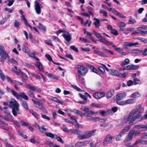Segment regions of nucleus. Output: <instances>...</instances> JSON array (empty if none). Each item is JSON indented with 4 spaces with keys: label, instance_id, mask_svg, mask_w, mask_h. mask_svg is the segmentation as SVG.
I'll list each match as a JSON object with an SVG mask.
<instances>
[{
    "label": "nucleus",
    "instance_id": "nucleus-1",
    "mask_svg": "<svg viewBox=\"0 0 147 147\" xmlns=\"http://www.w3.org/2000/svg\"><path fill=\"white\" fill-rule=\"evenodd\" d=\"M8 105L12 108V112L14 116L17 115L18 112L19 111V104L14 99H12L9 102Z\"/></svg>",
    "mask_w": 147,
    "mask_h": 147
},
{
    "label": "nucleus",
    "instance_id": "nucleus-2",
    "mask_svg": "<svg viewBox=\"0 0 147 147\" xmlns=\"http://www.w3.org/2000/svg\"><path fill=\"white\" fill-rule=\"evenodd\" d=\"M6 89L8 92L11 93L13 96L18 99L22 98L25 100H28V96L24 92H20L19 94L13 89L9 88L7 87H6Z\"/></svg>",
    "mask_w": 147,
    "mask_h": 147
},
{
    "label": "nucleus",
    "instance_id": "nucleus-3",
    "mask_svg": "<svg viewBox=\"0 0 147 147\" xmlns=\"http://www.w3.org/2000/svg\"><path fill=\"white\" fill-rule=\"evenodd\" d=\"M96 131V129L91 131H86L84 132L83 134L81 135V134H80L78 138L80 140L88 139L93 136V135L92 134L95 132Z\"/></svg>",
    "mask_w": 147,
    "mask_h": 147
},
{
    "label": "nucleus",
    "instance_id": "nucleus-4",
    "mask_svg": "<svg viewBox=\"0 0 147 147\" xmlns=\"http://www.w3.org/2000/svg\"><path fill=\"white\" fill-rule=\"evenodd\" d=\"M141 117V115L137 114L134 116H131L128 115L127 117L125 119V123L129 121V124L130 125H133L134 124V121L137 119H139Z\"/></svg>",
    "mask_w": 147,
    "mask_h": 147
},
{
    "label": "nucleus",
    "instance_id": "nucleus-5",
    "mask_svg": "<svg viewBox=\"0 0 147 147\" xmlns=\"http://www.w3.org/2000/svg\"><path fill=\"white\" fill-rule=\"evenodd\" d=\"M76 68L78 72L82 76H84L88 71L87 69L82 65H77Z\"/></svg>",
    "mask_w": 147,
    "mask_h": 147
},
{
    "label": "nucleus",
    "instance_id": "nucleus-6",
    "mask_svg": "<svg viewBox=\"0 0 147 147\" xmlns=\"http://www.w3.org/2000/svg\"><path fill=\"white\" fill-rule=\"evenodd\" d=\"M113 137L110 134H108L105 136L102 144L104 146H107L109 144L111 143L112 142Z\"/></svg>",
    "mask_w": 147,
    "mask_h": 147
},
{
    "label": "nucleus",
    "instance_id": "nucleus-7",
    "mask_svg": "<svg viewBox=\"0 0 147 147\" xmlns=\"http://www.w3.org/2000/svg\"><path fill=\"white\" fill-rule=\"evenodd\" d=\"M35 10L36 13L38 14H39L41 13V7L40 5L41 4L39 2L38 0H36L34 2Z\"/></svg>",
    "mask_w": 147,
    "mask_h": 147
},
{
    "label": "nucleus",
    "instance_id": "nucleus-8",
    "mask_svg": "<svg viewBox=\"0 0 147 147\" xmlns=\"http://www.w3.org/2000/svg\"><path fill=\"white\" fill-rule=\"evenodd\" d=\"M134 129H131L125 138V142H127L131 140L134 134Z\"/></svg>",
    "mask_w": 147,
    "mask_h": 147
},
{
    "label": "nucleus",
    "instance_id": "nucleus-9",
    "mask_svg": "<svg viewBox=\"0 0 147 147\" xmlns=\"http://www.w3.org/2000/svg\"><path fill=\"white\" fill-rule=\"evenodd\" d=\"M90 142L89 140H86L83 142H78L75 144V146L79 147H81L87 146Z\"/></svg>",
    "mask_w": 147,
    "mask_h": 147
},
{
    "label": "nucleus",
    "instance_id": "nucleus-10",
    "mask_svg": "<svg viewBox=\"0 0 147 147\" xmlns=\"http://www.w3.org/2000/svg\"><path fill=\"white\" fill-rule=\"evenodd\" d=\"M139 66L137 65H128L124 67L123 69V70H133L138 69Z\"/></svg>",
    "mask_w": 147,
    "mask_h": 147
},
{
    "label": "nucleus",
    "instance_id": "nucleus-11",
    "mask_svg": "<svg viewBox=\"0 0 147 147\" xmlns=\"http://www.w3.org/2000/svg\"><path fill=\"white\" fill-rule=\"evenodd\" d=\"M138 45V42L134 43L133 42H126L124 43V44L123 45V47L126 49H128V47L136 46Z\"/></svg>",
    "mask_w": 147,
    "mask_h": 147
},
{
    "label": "nucleus",
    "instance_id": "nucleus-12",
    "mask_svg": "<svg viewBox=\"0 0 147 147\" xmlns=\"http://www.w3.org/2000/svg\"><path fill=\"white\" fill-rule=\"evenodd\" d=\"M98 113V111L94 112L93 111H89L87 113H84V115L88 119L90 120L92 117V116Z\"/></svg>",
    "mask_w": 147,
    "mask_h": 147
},
{
    "label": "nucleus",
    "instance_id": "nucleus-13",
    "mask_svg": "<svg viewBox=\"0 0 147 147\" xmlns=\"http://www.w3.org/2000/svg\"><path fill=\"white\" fill-rule=\"evenodd\" d=\"M0 56L1 57V61L3 64L4 63V59L9 58V56L6 52L0 54Z\"/></svg>",
    "mask_w": 147,
    "mask_h": 147
},
{
    "label": "nucleus",
    "instance_id": "nucleus-14",
    "mask_svg": "<svg viewBox=\"0 0 147 147\" xmlns=\"http://www.w3.org/2000/svg\"><path fill=\"white\" fill-rule=\"evenodd\" d=\"M105 95V94L104 92H97L94 94L93 96L95 98L99 99L103 97Z\"/></svg>",
    "mask_w": 147,
    "mask_h": 147
},
{
    "label": "nucleus",
    "instance_id": "nucleus-15",
    "mask_svg": "<svg viewBox=\"0 0 147 147\" xmlns=\"http://www.w3.org/2000/svg\"><path fill=\"white\" fill-rule=\"evenodd\" d=\"M137 29H139L140 34L142 35H146L147 34V27L146 26L140 27Z\"/></svg>",
    "mask_w": 147,
    "mask_h": 147
},
{
    "label": "nucleus",
    "instance_id": "nucleus-16",
    "mask_svg": "<svg viewBox=\"0 0 147 147\" xmlns=\"http://www.w3.org/2000/svg\"><path fill=\"white\" fill-rule=\"evenodd\" d=\"M127 93L122 92L117 94L116 95V100H121L125 98Z\"/></svg>",
    "mask_w": 147,
    "mask_h": 147
},
{
    "label": "nucleus",
    "instance_id": "nucleus-17",
    "mask_svg": "<svg viewBox=\"0 0 147 147\" xmlns=\"http://www.w3.org/2000/svg\"><path fill=\"white\" fill-rule=\"evenodd\" d=\"M140 107L141 106L140 105H138L136 108L134 109L131 111L128 115L131 116H134V115L138 112L139 109Z\"/></svg>",
    "mask_w": 147,
    "mask_h": 147
},
{
    "label": "nucleus",
    "instance_id": "nucleus-18",
    "mask_svg": "<svg viewBox=\"0 0 147 147\" xmlns=\"http://www.w3.org/2000/svg\"><path fill=\"white\" fill-rule=\"evenodd\" d=\"M126 26L125 23L122 22H121L118 24V26L119 27V30L120 31H124V27Z\"/></svg>",
    "mask_w": 147,
    "mask_h": 147
},
{
    "label": "nucleus",
    "instance_id": "nucleus-19",
    "mask_svg": "<svg viewBox=\"0 0 147 147\" xmlns=\"http://www.w3.org/2000/svg\"><path fill=\"white\" fill-rule=\"evenodd\" d=\"M134 127L135 129H143L145 130L147 129V123L144 125L140 124L135 125Z\"/></svg>",
    "mask_w": 147,
    "mask_h": 147
},
{
    "label": "nucleus",
    "instance_id": "nucleus-20",
    "mask_svg": "<svg viewBox=\"0 0 147 147\" xmlns=\"http://www.w3.org/2000/svg\"><path fill=\"white\" fill-rule=\"evenodd\" d=\"M114 92V90L113 89H111L106 94V97L107 99H109L113 96Z\"/></svg>",
    "mask_w": 147,
    "mask_h": 147
},
{
    "label": "nucleus",
    "instance_id": "nucleus-21",
    "mask_svg": "<svg viewBox=\"0 0 147 147\" xmlns=\"http://www.w3.org/2000/svg\"><path fill=\"white\" fill-rule=\"evenodd\" d=\"M94 20L96 21L94 22L93 24L96 28H99L100 26V21L97 18H94Z\"/></svg>",
    "mask_w": 147,
    "mask_h": 147
},
{
    "label": "nucleus",
    "instance_id": "nucleus-22",
    "mask_svg": "<svg viewBox=\"0 0 147 147\" xmlns=\"http://www.w3.org/2000/svg\"><path fill=\"white\" fill-rule=\"evenodd\" d=\"M94 52L95 54L100 56L105 57H107L106 55L100 51L94 50Z\"/></svg>",
    "mask_w": 147,
    "mask_h": 147
},
{
    "label": "nucleus",
    "instance_id": "nucleus-23",
    "mask_svg": "<svg viewBox=\"0 0 147 147\" xmlns=\"http://www.w3.org/2000/svg\"><path fill=\"white\" fill-rule=\"evenodd\" d=\"M21 105L26 110L29 109L28 104L26 101L25 100L22 101L21 103Z\"/></svg>",
    "mask_w": 147,
    "mask_h": 147
},
{
    "label": "nucleus",
    "instance_id": "nucleus-24",
    "mask_svg": "<svg viewBox=\"0 0 147 147\" xmlns=\"http://www.w3.org/2000/svg\"><path fill=\"white\" fill-rule=\"evenodd\" d=\"M62 35L67 41L69 42L71 40V35L63 34Z\"/></svg>",
    "mask_w": 147,
    "mask_h": 147
},
{
    "label": "nucleus",
    "instance_id": "nucleus-25",
    "mask_svg": "<svg viewBox=\"0 0 147 147\" xmlns=\"http://www.w3.org/2000/svg\"><path fill=\"white\" fill-rule=\"evenodd\" d=\"M69 131L72 133L76 134L79 135L80 134H81V132L80 131H78L77 129H70Z\"/></svg>",
    "mask_w": 147,
    "mask_h": 147
},
{
    "label": "nucleus",
    "instance_id": "nucleus-26",
    "mask_svg": "<svg viewBox=\"0 0 147 147\" xmlns=\"http://www.w3.org/2000/svg\"><path fill=\"white\" fill-rule=\"evenodd\" d=\"M119 71L115 70H112L110 72V74L114 76H118Z\"/></svg>",
    "mask_w": 147,
    "mask_h": 147
},
{
    "label": "nucleus",
    "instance_id": "nucleus-27",
    "mask_svg": "<svg viewBox=\"0 0 147 147\" xmlns=\"http://www.w3.org/2000/svg\"><path fill=\"white\" fill-rule=\"evenodd\" d=\"M78 77L80 82L82 84H84V78L80 76V74H78Z\"/></svg>",
    "mask_w": 147,
    "mask_h": 147
},
{
    "label": "nucleus",
    "instance_id": "nucleus-28",
    "mask_svg": "<svg viewBox=\"0 0 147 147\" xmlns=\"http://www.w3.org/2000/svg\"><path fill=\"white\" fill-rule=\"evenodd\" d=\"M22 49L23 51L28 54L29 53L30 50L28 47L25 46H23Z\"/></svg>",
    "mask_w": 147,
    "mask_h": 147
},
{
    "label": "nucleus",
    "instance_id": "nucleus-29",
    "mask_svg": "<svg viewBox=\"0 0 147 147\" xmlns=\"http://www.w3.org/2000/svg\"><path fill=\"white\" fill-rule=\"evenodd\" d=\"M51 100L56 102L59 103L61 105H63L64 104V102L63 101L60 100L56 97H53V98H52Z\"/></svg>",
    "mask_w": 147,
    "mask_h": 147
},
{
    "label": "nucleus",
    "instance_id": "nucleus-30",
    "mask_svg": "<svg viewBox=\"0 0 147 147\" xmlns=\"http://www.w3.org/2000/svg\"><path fill=\"white\" fill-rule=\"evenodd\" d=\"M101 49L104 52H106L109 54H111V55H113L114 54V53L113 52L111 51L110 50L105 48L104 47H103Z\"/></svg>",
    "mask_w": 147,
    "mask_h": 147
},
{
    "label": "nucleus",
    "instance_id": "nucleus-31",
    "mask_svg": "<svg viewBox=\"0 0 147 147\" xmlns=\"http://www.w3.org/2000/svg\"><path fill=\"white\" fill-rule=\"evenodd\" d=\"M101 49L104 52H106L109 54H111V55H113L114 54V53L113 52L111 51L110 50L105 48L104 47H103Z\"/></svg>",
    "mask_w": 147,
    "mask_h": 147
},
{
    "label": "nucleus",
    "instance_id": "nucleus-32",
    "mask_svg": "<svg viewBox=\"0 0 147 147\" xmlns=\"http://www.w3.org/2000/svg\"><path fill=\"white\" fill-rule=\"evenodd\" d=\"M141 53L144 56H147V48H145L143 50H140V53Z\"/></svg>",
    "mask_w": 147,
    "mask_h": 147
},
{
    "label": "nucleus",
    "instance_id": "nucleus-33",
    "mask_svg": "<svg viewBox=\"0 0 147 147\" xmlns=\"http://www.w3.org/2000/svg\"><path fill=\"white\" fill-rule=\"evenodd\" d=\"M140 94L138 92H135L131 94L130 97L132 98H136L139 97Z\"/></svg>",
    "mask_w": 147,
    "mask_h": 147
},
{
    "label": "nucleus",
    "instance_id": "nucleus-34",
    "mask_svg": "<svg viewBox=\"0 0 147 147\" xmlns=\"http://www.w3.org/2000/svg\"><path fill=\"white\" fill-rule=\"evenodd\" d=\"M135 100L133 99H129L126 100L125 102V105L126 104H131L134 103Z\"/></svg>",
    "mask_w": 147,
    "mask_h": 147
},
{
    "label": "nucleus",
    "instance_id": "nucleus-35",
    "mask_svg": "<svg viewBox=\"0 0 147 147\" xmlns=\"http://www.w3.org/2000/svg\"><path fill=\"white\" fill-rule=\"evenodd\" d=\"M7 59L8 61L10 63H13V64H17L18 63L13 58H11L10 59V57L9 56V58H8Z\"/></svg>",
    "mask_w": 147,
    "mask_h": 147
},
{
    "label": "nucleus",
    "instance_id": "nucleus-36",
    "mask_svg": "<svg viewBox=\"0 0 147 147\" xmlns=\"http://www.w3.org/2000/svg\"><path fill=\"white\" fill-rule=\"evenodd\" d=\"M25 86L28 89L32 91H34V90H35V89L36 87L32 86L29 84H26Z\"/></svg>",
    "mask_w": 147,
    "mask_h": 147
},
{
    "label": "nucleus",
    "instance_id": "nucleus-37",
    "mask_svg": "<svg viewBox=\"0 0 147 147\" xmlns=\"http://www.w3.org/2000/svg\"><path fill=\"white\" fill-rule=\"evenodd\" d=\"M140 50L138 49H131L129 50V52L134 54L140 53Z\"/></svg>",
    "mask_w": 147,
    "mask_h": 147
},
{
    "label": "nucleus",
    "instance_id": "nucleus-38",
    "mask_svg": "<svg viewBox=\"0 0 147 147\" xmlns=\"http://www.w3.org/2000/svg\"><path fill=\"white\" fill-rule=\"evenodd\" d=\"M129 60L128 59H126L124 60V62H123L121 63V65L122 66H125L127 64H129Z\"/></svg>",
    "mask_w": 147,
    "mask_h": 147
},
{
    "label": "nucleus",
    "instance_id": "nucleus-39",
    "mask_svg": "<svg viewBox=\"0 0 147 147\" xmlns=\"http://www.w3.org/2000/svg\"><path fill=\"white\" fill-rule=\"evenodd\" d=\"M45 126L44 125H42L41 127L39 128V131L42 133H44L46 132L47 130V129L44 127Z\"/></svg>",
    "mask_w": 147,
    "mask_h": 147
},
{
    "label": "nucleus",
    "instance_id": "nucleus-40",
    "mask_svg": "<svg viewBox=\"0 0 147 147\" xmlns=\"http://www.w3.org/2000/svg\"><path fill=\"white\" fill-rule=\"evenodd\" d=\"M127 73H124L123 74H122L119 72L118 76L120 78H124L127 75Z\"/></svg>",
    "mask_w": 147,
    "mask_h": 147
},
{
    "label": "nucleus",
    "instance_id": "nucleus-41",
    "mask_svg": "<svg viewBox=\"0 0 147 147\" xmlns=\"http://www.w3.org/2000/svg\"><path fill=\"white\" fill-rule=\"evenodd\" d=\"M19 134L21 136L23 137L24 139H26L27 136L26 135H24L23 134V132L21 130H18V131Z\"/></svg>",
    "mask_w": 147,
    "mask_h": 147
},
{
    "label": "nucleus",
    "instance_id": "nucleus-42",
    "mask_svg": "<svg viewBox=\"0 0 147 147\" xmlns=\"http://www.w3.org/2000/svg\"><path fill=\"white\" fill-rule=\"evenodd\" d=\"M45 135L47 137L53 138H54L55 135L54 134L51 132L46 133Z\"/></svg>",
    "mask_w": 147,
    "mask_h": 147
},
{
    "label": "nucleus",
    "instance_id": "nucleus-43",
    "mask_svg": "<svg viewBox=\"0 0 147 147\" xmlns=\"http://www.w3.org/2000/svg\"><path fill=\"white\" fill-rule=\"evenodd\" d=\"M136 21L134 19L130 18L128 22V24H134L136 22Z\"/></svg>",
    "mask_w": 147,
    "mask_h": 147
},
{
    "label": "nucleus",
    "instance_id": "nucleus-44",
    "mask_svg": "<svg viewBox=\"0 0 147 147\" xmlns=\"http://www.w3.org/2000/svg\"><path fill=\"white\" fill-rule=\"evenodd\" d=\"M130 128V126L127 125L125 127L122 131L125 133V132H127L129 129Z\"/></svg>",
    "mask_w": 147,
    "mask_h": 147
},
{
    "label": "nucleus",
    "instance_id": "nucleus-45",
    "mask_svg": "<svg viewBox=\"0 0 147 147\" xmlns=\"http://www.w3.org/2000/svg\"><path fill=\"white\" fill-rule=\"evenodd\" d=\"M133 83L135 85L138 84L140 82V80L137 78H135L134 79Z\"/></svg>",
    "mask_w": 147,
    "mask_h": 147
},
{
    "label": "nucleus",
    "instance_id": "nucleus-46",
    "mask_svg": "<svg viewBox=\"0 0 147 147\" xmlns=\"http://www.w3.org/2000/svg\"><path fill=\"white\" fill-rule=\"evenodd\" d=\"M112 47L114 48V49L118 51H122V49L120 47H117L114 44H112Z\"/></svg>",
    "mask_w": 147,
    "mask_h": 147
},
{
    "label": "nucleus",
    "instance_id": "nucleus-47",
    "mask_svg": "<svg viewBox=\"0 0 147 147\" xmlns=\"http://www.w3.org/2000/svg\"><path fill=\"white\" fill-rule=\"evenodd\" d=\"M99 12L100 13H103V16H107V12L103 10L100 9V10Z\"/></svg>",
    "mask_w": 147,
    "mask_h": 147
},
{
    "label": "nucleus",
    "instance_id": "nucleus-48",
    "mask_svg": "<svg viewBox=\"0 0 147 147\" xmlns=\"http://www.w3.org/2000/svg\"><path fill=\"white\" fill-rule=\"evenodd\" d=\"M116 100L117 103L118 105H125V103L124 101H121V100Z\"/></svg>",
    "mask_w": 147,
    "mask_h": 147
},
{
    "label": "nucleus",
    "instance_id": "nucleus-49",
    "mask_svg": "<svg viewBox=\"0 0 147 147\" xmlns=\"http://www.w3.org/2000/svg\"><path fill=\"white\" fill-rule=\"evenodd\" d=\"M124 133L122 131H121L119 134H118L116 136L117 138H120L121 137L124 135Z\"/></svg>",
    "mask_w": 147,
    "mask_h": 147
},
{
    "label": "nucleus",
    "instance_id": "nucleus-50",
    "mask_svg": "<svg viewBox=\"0 0 147 147\" xmlns=\"http://www.w3.org/2000/svg\"><path fill=\"white\" fill-rule=\"evenodd\" d=\"M111 33L117 36L118 34V32L117 30L113 29L111 31Z\"/></svg>",
    "mask_w": 147,
    "mask_h": 147
},
{
    "label": "nucleus",
    "instance_id": "nucleus-51",
    "mask_svg": "<svg viewBox=\"0 0 147 147\" xmlns=\"http://www.w3.org/2000/svg\"><path fill=\"white\" fill-rule=\"evenodd\" d=\"M20 123L22 126H26L29 125L28 123H26L22 120L20 121Z\"/></svg>",
    "mask_w": 147,
    "mask_h": 147
},
{
    "label": "nucleus",
    "instance_id": "nucleus-52",
    "mask_svg": "<svg viewBox=\"0 0 147 147\" xmlns=\"http://www.w3.org/2000/svg\"><path fill=\"white\" fill-rule=\"evenodd\" d=\"M6 51H5L4 46L3 45H0V54L4 53Z\"/></svg>",
    "mask_w": 147,
    "mask_h": 147
},
{
    "label": "nucleus",
    "instance_id": "nucleus-53",
    "mask_svg": "<svg viewBox=\"0 0 147 147\" xmlns=\"http://www.w3.org/2000/svg\"><path fill=\"white\" fill-rule=\"evenodd\" d=\"M137 39L140 40L141 41L145 43H147V39H145L140 37H138Z\"/></svg>",
    "mask_w": 147,
    "mask_h": 147
},
{
    "label": "nucleus",
    "instance_id": "nucleus-54",
    "mask_svg": "<svg viewBox=\"0 0 147 147\" xmlns=\"http://www.w3.org/2000/svg\"><path fill=\"white\" fill-rule=\"evenodd\" d=\"M19 75H20L23 79L27 78L28 76L25 73H23L21 71V73H20Z\"/></svg>",
    "mask_w": 147,
    "mask_h": 147
},
{
    "label": "nucleus",
    "instance_id": "nucleus-55",
    "mask_svg": "<svg viewBox=\"0 0 147 147\" xmlns=\"http://www.w3.org/2000/svg\"><path fill=\"white\" fill-rule=\"evenodd\" d=\"M111 112V111H102L100 113L102 115H107V114H109Z\"/></svg>",
    "mask_w": 147,
    "mask_h": 147
},
{
    "label": "nucleus",
    "instance_id": "nucleus-56",
    "mask_svg": "<svg viewBox=\"0 0 147 147\" xmlns=\"http://www.w3.org/2000/svg\"><path fill=\"white\" fill-rule=\"evenodd\" d=\"M93 33L94 35L96 36V37L99 39L102 36H101L99 33L96 32L94 30L93 31Z\"/></svg>",
    "mask_w": 147,
    "mask_h": 147
},
{
    "label": "nucleus",
    "instance_id": "nucleus-57",
    "mask_svg": "<svg viewBox=\"0 0 147 147\" xmlns=\"http://www.w3.org/2000/svg\"><path fill=\"white\" fill-rule=\"evenodd\" d=\"M38 28L42 31H46V28L45 27H43L40 23H39L38 24Z\"/></svg>",
    "mask_w": 147,
    "mask_h": 147
},
{
    "label": "nucleus",
    "instance_id": "nucleus-58",
    "mask_svg": "<svg viewBox=\"0 0 147 147\" xmlns=\"http://www.w3.org/2000/svg\"><path fill=\"white\" fill-rule=\"evenodd\" d=\"M81 109L84 111V113H87L90 111L89 108L85 107L81 108Z\"/></svg>",
    "mask_w": 147,
    "mask_h": 147
},
{
    "label": "nucleus",
    "instance_id": "nucleus-59",
    "mask_svg": "<svg viewBox=\"0 0 147 147\" xmlns=\"http://www.w3.org/2000/svg\"><path fill=\"white\" fill-rule=\"evenodd\" d=\"M28 94L32 97L34 98L35 96L33 92H32L30 91H28L27 93Z\"/></svg>",
    "mask_w": 147,
    "mask_h": 147
},
{
    "label": "nucleus",
    "instance_id": "nucleus-60",
    "mask_svg": "<svg viewBox=\"0 0 147 147\" xmlns=\"http://www.w3.org/2000/svg\"><path fill=\"white\" fill-rule=\"evenodd\" d=\"M45 43L47 44L48 45L51 46H53V45L52 44V42L51 40H46L45 41Z\"/></svg>",
    "mask_w": 147,
    "mask_h": 147
},
{
    "label": "nucleus",
    "instance_id": "nucleus-61",
    "mask_svg": "<svg viewBox=\"0 0 147 147\" xmlns=\"http://www.w3.org/2000/svg\"><path fill=\"white\" fill-rule=\"evenodd\" d=\"M71 86L73 88L78 91L81 92L82 91V89L76 86L72 85Z\"/></svg>",
    "mask_w": 147,
    "mask_h": 147
},
{
    "label": "nucleus",
    "instance_id": "nucleus-62",
    "mask_svg": "<svg viewBox=\"0 0 147 147\" xmlns=\"http://www.w3.org/2000/svg\"><path fill=\"white\" fill-rule=\"evenodd\" d=\"M46 57L48 59L49 61H51L52 62L53 61L51 57L50 56V55L49 54H46L45 55Z\"/></svg>",
    "mask_w": 147,
    "mask_h": 147
},
{
    "label": "nucleus",
    "instance_id": "nucleus-63",
    "mask_svg": "<svg viewBox=\"0 0 147 147\" xmlns=\"http://www.w3.org/2000/svg\"><path fill=\"white\" fill-rule=\"evenodd\" d=\"M70 48L71 49L73 50L76 52H78V49L77 48H76L74 46H71Z\"/></svg>",
    "mask_w": 147,
    "mask_h": 147
},
{
    "label": "nucleus",
    "instance_id": "nucleus-64",
    "mask_svg": "<svg viewBox=\"0 0 147 147\" xmlns=\"http://www.w3.org/2000/svg\"><path fill=\"white\" fill-rule=\"evenodd\" d=\"M56 138L58 142H60L62 144L64 143V142L63 141L62 139L60 137L57 136L56 137Z\"/></svg>",
    "mask_w": 147,
    "mask_h": 147
}]
</instances>
